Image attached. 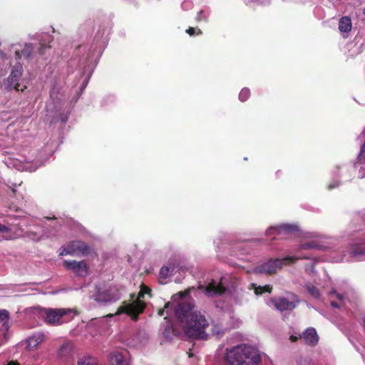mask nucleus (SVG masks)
Instances as JSON below:
<instances>
[{
    "instance_id": "f257e3e1",
    "label": "nucleus",
    "mask_w": 365,
    "mask_h": 365,
    "mask_svg": "<svg viewBox=\"0 0 365 365\" xmlns=\"http://www.w3.org/2000/svg\"><path fill=\"white\" fill-rule=\"evenodd\" d=\"M194 304L190 302L179 303L175 308L177 319L183 324L185 334L194 339H207L205 330L209 323L205 315L193 311Z\"/></svg>"
},
{
    "instance_id": "f03ea898",
    "label": "nucleus",
    "mask_w": 365,
    "mask_h": 365,
    "mask_svg": "<svg viewBox=\"0 0 365 365\" xmlns=\"http://www.w3.org/2000/svg\"><path fill=\"white\" fill-rule=\"evenodd\" d=\"M225 361L227 365H259L262 356L254 347L240 344L227 349Z\"/></svg>"
},
{
    "instance_id": "7ed1b4c3",
    "label": "nucleus",
    "mask_w": 365,
    "mask_h": 365,
    "mask_svg": "<svg viewBox=\"0 0 365 365\" xmlns=\"http://www.w3.org/2000/svg\"><path fill=\"white\" fill-rule=\"evenodd\" d=\"M144 290H140L138 297L135 299V294L134 293L130 294V301L129 302L126 300L123 301L122 305L120 306L114 314H108V317H113L120 314H126L130 316L132 320L137 321L138 316L142 314L146 307V304L141 299L144 297Z\"/></svg>"
},
{
    "instance_id": "20e7f679",
    "label": "nucleus",
    "mask_w": 365,
    "mask_h": 365,
    "mask_svg": "<svg viewBox=\"0 0 365 365\" xmlns=\"http://www.w3.org/2000/svg\"><path fill=\"white\" fill-rule=\"evenodd\" d=\"M74 311L71 309H53L45 308L42 309V313L44 315L45 322L52 326L61 325L63 323L68 322L70 318H66L68 315L73 313Z\"/></svg>"
},
{
    "instance_id": "39448f33",
    "label": "nucleus",
    "mask_w": 365,
    "mask_h": 365,
    "mask_svg": "<svg viewBox=\"0 0 365 365\" xmlns=\"http://www.w3.org/2000/svg\"><path fill=\"white\" fill-rule=\"evenodd\" d=\"M299 230L294 224H281L270 227L266 232L267 236L274 235V239H287Z\"/></svg>"
},
{
    "instance_id": "423d86ee",
    "label": "nucleus",
    "mask_w": 365,
    "mask_h": 365,
    "mask_svg": "<svg viewBox=\"0 0 365 365\" xmlns=\"http://www.w3.org/2000/svg\"><path fill=\"white\" fill-rule=\"evenodd\" d=\"M63 264L66 269L72 270L76 276L85 277L88 274L89 268L84 260H65Z\"/></svg>"
},
{
    "instance_id": "0eeeda50",
    "label": "nucleus",
    "mask_w": 365,
    "mask_h": 365,
    "mask_svg": "<svg viewBox=\"0 0 365 365\" xmlns=\"http://www.w3.org/2000/svg\"><path fill=\"white\" fill-rule=\"evenodd\" d=\"M71 255L87 256L91 254V247L85 242L73 240L68 243Z\"/></svg>"
},
{
    "instance_id": "6e6552de",
    "label": "nucleus",
    "mask_w": 365,
    "mask_h": 365,
    "mask_svg": "<svg viewBox=\"0 0 365 365\" xmlns=\"http://www.w3.org/2000/svg\"><path fill=\"white\" fill-rule=\"evenodd\" d=\"M121 297L120 293L115 287L109 289L99 293L96 297V301L99 302H114L119 300Z\"/></svg>"
},
{
    "instance_id": "1a4fd4ad",
    "label": "nucleus",
    "mask_w": 365,
    "mask_h": 365,
    "mask_svg": "<svg viewBox=\"0 0 365 365\" xmlns=\"http://www.w3.org/2000/svg\"><path fill=\"white\" fill-rule=\"evenodd\" d=\"M279 261L276 259H270L267 262L255 268V272L257 274H274L279 267Z\"/></svg>"
},
{
    "instance_id": "9d476101",
    "label": "nucleus",
    "mask_w": 365,
    "mask_h": 365,
    "mask_svg": "<svg viewBox=\"0 0 365 365\" xmlns=\"http://www.w3.org/2000/svg\"><path fill=\"white\" fill-rule=\"evenodd\" d=\"M22 66L21 65L16 66L13 68L9 77V86L13 87L16 91H23L26 86L20 88V84L19 83V81L22 76Z\"/></svg>"
},
{
    "instance_id": "9b49d317",
    "label": "nucleus",
    "mask_w": 365,
    "mask_h": 365,
    "mask_svg": "<svg viewBox=\"0 0 365 365\" xmlns=\"http://www.w3.org/2000/svg\"><path fill=\"white\" fill-rule=\"evenodd\" d=\"M300 339H303L305 344L312 346H315L319 341L317 331L312 327L307 328L302 334L300 335Z\"/></svg>"
},
{
    "instance_id": "f8f14e48",
    "label": "nucleus",
    "mask_w": 365,
    "mask_h": 365,
    "mask_svg": "<svg viewBox=\"0 0 365 365\" xmlns=\"http://www.w3.org/2000/svg\"><path fill=\"white\" fill-rule=\"evenodd\" d=\"M272 303L277 309L279 311H292L296 307L294 302H290L284 297H279L273 299Z\"/></svg>"
},
{
    "instance_id": "ddd939ff",
    "label": "nucleus",
    "mask_w": 365,
    "mask_h": 365,
    "mask_svg": "<svg viewBox=\"0 0 365 365\" xmlns=\"http://www.w3.org/2000/svg\"><path fill=\"white\" fill-rule=\"evenodd\" d=\"M73 356V345L70 341L63 343L58 351V356L64 361H68Z\"/></svg>"
},
{
    "instance_id": "4468645a",
    "label": "nucleus",
    "mask_w": 365,
    "mask_h": 365,
    "mask_svg": "<svg viewBox=\"0 0 365 365\" xmlns=\"http://www.w3.org/2000/svg\"><path fill=\"white\" fill-rule=\"evenodd\" d=\"M110 365H129V361L125 356L119 351H113L110 354Z\"/></svg>"
},
{
    "instance_id": "2eb2a0df",
    "label": "nucleus",
    "mask_w": 365,
    "mask_h": 365,
    "mask_svg": "<svg viewBox=\"0 0 365 365\" xmlns=\"http://www.w3.org/2000/svg\"><path fill=\"white\" fill-rule=\"evenodd\" d=\"M310 257L308 256H301V257H294V256H287L284 258H277L279 261V268H282L284 266L292 265L295 264L299 259H309Z\"/></svg>"
},
{
    "instance_id": "dca6fc26",
    "label": "nucleus",
    "mask_w": 365,
    "mask_h": 365,
    "mask_svg": "<svg viewBox=\"0 0 365 365\" xmlns=\"http://www.w3.org/2000/svg\"><path fill=\"white\" fill-rule=\"evenodd\" d=\"M226 289L219 283L215 281L210 282L206 287L207 293H214L217 294H222L225 292Z\"/></svg>"
},
{
    "instance_id": "f3484780",
    "label": "nucleus",
    "mask_w": 365,
    "mask_h": 365,
    "mask_svg": "<svg viewBox=\"0 0 365 365\" xmlns=\"http://www.w3.org/2000/svg\"><path fill=\"white\" fill-rule=\"evenodd\" d=\"M351 21L348 16H343L339 22V29L341 32H349L351 30Z\"/></svg>"
},
{
    "instance_id": "a211bd4d",
    "label": "nucleus",
    "mask_w": 365,
    "mask_h": 365,
    "mask_svg": "<svg viewBox=\"0 0 365 365\" xmlns=\"http://www.w3.org/2000/svg\"><path fill=\"white\" fill-rule=\"evenodd\" d=\"M44 338L45 335L43 333H38L29 338L28 345L33 348L37 347V346L44 340Z\"/></svg>"
},
{
    "instance_id": "6ab92c4d",
    "label": "nucleus",
    "mask_w": 365,
    "mask_h": 365,
    "mask_svg": "<svg viewBox=\"0 0 365 365\" xmlns=\"http://www.w3.org/2000/svg\"><path fill=\"white\" fill-rule=\"evenodd\" d=\"M34 47L31 43L26 44L21 51H16L15 54L16 58H20L21 55L24 56L26 58H30L32 56Z\"/></svg>"
},
{
    "instance_id": "aec40b11",
    "label": "nucleus",
    "mask_w": 365,
    "mask_h": 365,
    "mask_svg": "<svg viewBox=\"0 0 365 365\" xmlns=\"http://www.w3.org/2000/svg\"><path fill=\"white\" fill-rule=\"evenodd\" d=\"M252 286L254 287L255 293L257 295L262 294L264 293H271L272 290V287L269 284H267L265 286H257L256 284H252Z\"/></svg>"
},
{
    "instance_id": "412c9836",
    "label": "nucleus",
    "mask_w": 365,
    "mask_h": 365,
    "mask_svg": "<svg viewBox=\"0 0 365 365\" xmlns=\"http://www.w3.org/2000/svg\"><path fill=\"white\" fill-rule=\"evenodd\" d=\"M77 365H98V364L96 359L92 356H83L78 360Z\"/></svg>"
},
{
    "instance_id": "4be33fe9",
    "label": "nucleus",
    "mask_w": 365,
    "mask_h": 365,
    "mask_svg": "<svg viewBox=\"0 0 365 365\" xmlns=\"http://www.w3.org/2000/svg\"><path fill=\"white\" fill-rule=\"evenodd\" d=\"M306 288L308 292L314 298H319L320 297V293L317 287L312 284H308L306 285Z\"/></svg>"
},
{
    "instance_id": "5701e85b",
    "label": "nucleus",
    "mask_w": 365,
    "mask_h": 365,
    "mask_svg": "<svg viewBox=\"0 0 365 365\" xmlns=\"http://www.w3.org/2000/svg\"><path fill=\"white\" fill-rule=\"evenodd\" d=\"M351 253L354 255H365V245H356L351 249Z\"/></svg>"
},
{
    "instance_id": "b1692460",
    "label": "nucleus",
    "mask_w": 365,
    "mask_h": 365,
    "mask_svg": "<svg viewBox=\"0 0 365 365\" xmlns=\"http://www.w3.org/2000/svg\"><path fill=\"white\" fill-rule=\"evenodd\" d=\"M317 248H319V245L316 242H314L302 243L298 247L299 250L317 249Z\"/></svg>"
},
{
    "instance_id": "393cba45",
    "label": "nucleus",
    "mask_w": 365,
    "mask_h": 365,
    "mask_svg": "<svg viewBox=\"0 0 365 365\" xmlns=\"http://www.w3.org/2000/svg\"><path fill=\"white\" fill-rule=\"evenodd\" d=\"M250 96V91L247 88H242L239 93V99L242 102L246 101Z\"/></svg>"
},
{
    "instance_id": "a878e982",
    "label": "nucleus",
    "mask_w": 365,
    "mask_h": 365,
    "mask_svg": "<svg viewBox=\"0 0 365 365\" xmlns=\"http://www.w3.org/2000/svg\"><path fill=\"white\" fill-rule=\"evenodd\" d=\"M173 269L169 267H163L159 272V275L160 278L166 279L171 275Z\"/></svg>"
},
{
    "instance_id": "bb28decb",
    "label": "nucleus",
    "mask_w": 365,
    "mask_h": 365,
    "mask_svg": "<svg viewBox=\"0 0 365 365\" xmlns=\"http://www.w3.org/2000/svg\"><path fill=\"white\" fill-rule=\"evenodd\" d=\"M212 334L217 336H222L224 334L222 328L218 324H212Z\"/></svg>"
},
{
    "instance_id": "cd10ccee",
    "label": "nucleus",
    "mask_w": 365,
    "mask_h": 365,
    "mask_svg": "<svg viewBox=\"0 0 365 365\" xmlns=\"http://www.w3.org/2000/svg\"><path fill=\"white\" fill-rule=\"evenodd\" d=\"M9 318V312L6 309H0V324H5Z\"/></svg>"
},
{
    "instance_id": "c85d7f7f",
    "label": "nucleus",
    "mask_w": 365,
    "mask_h": 365,
    "mask_svg": "<svg viewBox=\"0 0 365 365\" xmlns=\"http://www.w3.org/2000/svg\"><path fill=\"white\" fill-rule=\"evenodd\" d=\"M189 294H190L189 290H185L184 292H179L177 294L173 295L172 299L173 300L181 299L182 298L186 297Z\"/></svg>"
},
{
    "instance_id": "c756f323",
    "label": "nucleus",
    "mask_w": 365,
    "mask_h": 365,
    "mask_svg": "<svg viewBox=\"0 0 365 365\" xmlns=\"http://www.w3.org/2000/svg\"><path fill=\"white\" fill-rule=\"evenodd\" d=\"M51 48V46L46 43H41L40 47L38 48L37 53L40 56H43L46 51Z\"/></svg>"
},
{
    "instance_id": "7c9ffc66",
    "label": "nucleus",
    "mask_w": 365,
    "mask_h": 365,
    "mask_svg": "<svg viewBox=\"0 0 365 365\" xmlns=\"http://www.w3.org/2000/svg\"><path fill=\"white\" fill-rule=\"evenodd\" d=\"M185 31L187 34H189L191 36L195 34L199 35L202 34V31L200 29L194 27H189L187 29H186Z\"/></svg>"
},
{
    "instance_id": "2f4dec72",
    "label": "nucleus",
    "mask_w": 365,
    "mask_h": 365,
    "mask_svg": "<svg viewBox=\"0 0 365 365\" xmlns=\"http://www.w3.org/2000/svg\"><path fill=\"white\" fill-rule=\"evenodd\" d=\"M329 297L330 298L336 297V298L341 302L344 300V295L339 293H336L334 289H332L329 292Z\"/></svg>"
},
{
    "instance_id": "473e14b6",
    "label": "nucleus",
    "mask_w": 365,
    "mask_h": 365,
    "mask_svg": "<svg viewBox=\"0 0 365 365\" xmlns=\"http://www.w3.org/2000/svg\"><path fill=\"white\" fill-rule=\"evenodd\" d=\"M71 255V250H70V247L68 246V244L65 246V247H61L60 248V252H59V255L60 256H65V255Z\"/></svg>"
},
{
    "instance_id": "72a5a7b5",
    "label": "nucleus",
    "mask_w": 365,
    "mask_h": 365,
    "mask_svg": "<svg viewBox=\"0 0 365 365\" xmlns=\"http://www.w3.org/2000/svg\"><path fill=\"white\" fill-rule=\"evenodd\" d=\"M195 20L197 22H200L202 21H206L207 17L204 13L203 11H200L197 14V16L195 17Z\"/></svg>"
},
{
    "instance_id": "f704fd0d",
    "label": "nucleus",
    "mask_w": 365,
    "mask_h": 365,
    "mask_svg": "<svg viewBox=\"0 0 365 365\" xmlns=\"http://www.w3.org/2000/svg\"><path fill=\"white\" fill-rule=\"evenodd\" d=\"M170 305H171L170 302L165 303V306H164V308L163 309H160L158 310V315L160 316V317L163 316L165 309H168Z\"/></svg>"
},
{
    "instance_id": "c9c22d12",
    "label": "nucleus",
    "mask_w": 365,
    "mask_h": 365,
    "mask_svg": "<svg viewBox=\"0 0 365 365\" xmlns=\"http://www.w3.org/2000/svg\"><path fill=\"white\" fill-rule=\"evenodd\" d=\"M140 290H144V294H150V292H151V289L147 287L146 285H145L144 284H142L141 286H140Z\"/></svg>"
},
{
    "instance_id": "e433bc0d",
    "label": "nucleus",
    "mask_w": 365,
    "mask_h": 365,
    "mask_svg": "<svg viewBox=\"0 0 365 365\" xmlns=\"http://www.w3.org/2000/svg\"><path fill=\"white\" fill-rule=\"evenodd\" d=\"M9 228L0 222V233L9 232Z\"/></svg>"
},
{
    "instance_id": "4c0bfd02",
    "label": "nucleus",
    "mask_w": 365,
    "mask_h": 365,
    "mask_svg": "<svg viewBox=\"0 0 365 365\" xmlns=\"http://www.w3.org/2000/svg\"><path fill=\"white\" fill-rule=\"evenodd\" d=\"M331 306L334 308H339L341 306V302L340 303H338L334 301H331Z\"/></svg>"
},
{
    "instance_id": "58836bf2",
    "label": "nucleus",
    "mask_w": 365,
    "mask_h": 365,
    "mask_svg": "<svg viewBox=\"0 0 365 365\" xmlns=\"http://www.w3.org/2000/svg\"><path fill=\"white\" fill-rule=\"evenodd\" d=\"M299 337H298V336L291 335L289 339L292 342H296L299 339Z\"/></svg>"
},
{
    "instance_id": "ea45409f",
    "label": "nucleus",
    "mask_w": 365,
    "mask_h": 365,
    "mask_svg": "<svg viewBox=\"0 0 365 365\" xmlns=\"http://www.w3.org/2000/svg\"><path fill=\"white\" fill-rule=\"evenodd\" d=\"M7 365H19V364L16 361H11L9 362Z\"/></svg>"
},
{
    "instance_id": "a19ab883",
    "label": "nucleus",
    "mask_w": 365,
    "mask_h": 365,
    "mask_svg": "<svg viewBox=\"0 0 365 365\" xmlns=\"http://www.w3.org/2000/svg\"><path fill=\"white\" fill-rule=\"evenodd\" d=\"M11 191H12V192H13L14 194H15V193H16V190H15L14 188H13V189L11 190Z\"/></svg>"
}]
</instances>
